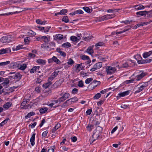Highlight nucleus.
Segmentation results:
<instances>
[{"label": "nucleus", "mask_w": 152, "mask_h": 152, "mask_svg": "<svg viewBox=\"0 0 152 152\" xmlns=\"http://www.w3.org/2000/svg\"><path fill=\"white\" fill-rule=\"evenodd\" d=\"M115 17V14L106 15L99 17L97 18V21L98 22L103 21L104 20H106L114 18Z\"/></svg>", "instance_id": "1"}, {"label": "nucleus", "mask_w": 152, "mask_h": 152, "mask_svg": "<svg viewBox=\"0 0 152 152\" xmlns=\"http://www.w3.org/2000/svg\"><path fill=\"white\" fill-rule=\"evenodd\" d=\"M118 68V69H120L118 65H117L116 67H114L111 66H108L107 68V74L108 75H111L114 73L116 71Z\"/></svg>", "instance_id": "2"}, {"label": "nucleus", "mask_w": 152, "mask_h": 152, "mask_svg": "<svg viewBox=\"0 0 152 152\" xmlns=\"http://www.w3.org/2000/svg\"><path fill=\"white\" fill-rule=\"evenodd\" d=\"M136 14L137 15L143 16L147 15V17L148 18L152 17V12L151 11H140L137 12Z\"/></svg>", "instance_id": "3"}, {"label": "nucleus", "mask_w": 152, "mask_h": 152, "mask_svg": "<svg viewBox=\"0 0 152 152\" xmlns=\"http://www.w3.org/2000/svg\"><path fill=\"white\" fill-rule=\"evenodd\" d=\"M12 38L11 36L3 37L0 39V41L3 43H8L11 41Z\"/></svg>", "instance_id": "4"}, {"label": "nucleus", "mask_w": 152, "mask_h": 152, "mask_svg": "<svg viewBox=\"0 0 152 152\" xmlns=\"http://www.w3.org/2000/svg\"><path fill=\"white\" fill-rule=\"evenodd\" d=\"M64 78H61L59 80H57L54 83L52 86V88L53 89L57 88L59 87L61 84L64 82Z\"/></svg>", "instance_id": "5"}, {"label": "nucleus", "mask_w": 152, "mask_h": 152, "mask_svg": "<svg viewBox=\"0 0 152 152\" xmlns=\"http://www.w3.org/2000/svg\"><path fill=\"white\" fill-rule=\"evenodd\" d=\"M102 63L99 62L96 63L93 66V68H91L90 71L91 72L95 71L96 69H98L102 66Z\"/></svg>", "instance_id": "6"}, {"label": "nucleus", "mask_w": 152, "mask_h": 152, "mask_svg": "<svg viewBox=\"0 0 152 152\" xmlns=\"http://www.w3.org/2000/svg\"><path fill=\"white\" fill-rule=\"evenodd\" d=\"M78 100V99L76 97L72 98L66 100L64 103V105L67 103L71 104L72 103L76 102Z\"/></svg>", "instance_id": "7"}, {"label": "nucleus", "mask_w": 152, "mask_h": 152, "mask_svg": "<svg viewBox=\"0 0 152 152\" xmlns=\"http://www.w3.org/2000/svg\"><path fill=\"white\" fill-rule=\"evenodd\" d=\"M145 75V73L142 72L140 74L137 75L134 78L135 81H139Z\"/></svg>", "instance_id": "8"}, {"label": "nucleus", "mask_w": 152, "mask_h": 152, "mask_svg": "<svg viewBox=\"0 0 152 152\" xmlns=\"http://www.w3.org/2000/svg\"><path fill=\"white\" fill-rule=\"evenodd\" d=\"M130 91H126L123 92H121L118 94L117 98L124 96L129 94Z\"/></svg>", "instance_id": "9"}, {"label": "nucleus", "mask_w": 152, "mask_h": 152, "mask_svg": "<svg viewBox=\"0 0 152 152\" xmlns=\"http://www.w3.org/2000/svg\"><path fill=\"white\" fill-rule=\"evenodd\" d=\"M151 59H146L145 60H138L137 63L138 64H143L151 62L152 61Z\"/></svg>", "instance_id": "10"}, {"label": "nucleus", "mask_w": 152, "mask_h": 152, "mask_svg": "<svg viewBox=\"0 0 152 152\" xmlns=\"http://www.w3.org/2000/svg\"><path fill=\"white\" fill-rule=\"evenodd\" d=\"M99 133L96 131L92 135V140L93 142L94 141L96 140L99 138Z\"/></svg>", "instance_id": "11"}, {"label": "nucleus", "mask_w": 152, "mask_h": 152, "mask_svg": "<svg viewBox=\"0 0 152 152\" xmlns=\"http://www.w3.org/2000/svg\"><path fill=\"white\" fill-rule=\"evenodd\" d=\"M11 52V49L10 48H7L5 49H2L0 50V54H3L6 53H10Z\"/></svg>", "instance_id": "12"}, {"label": "nucleus", "mask_w": 152, "mask_h": 152, "mask_svg": "<svg viewBox=\"0 0 152 152\" xmlns=\"http://www.w3.org/2000/svg\"><path fill=\"white\" fill-rule=\"evenodd\" d=\"M63 37V36L61 34H58L55 35L54 36V39L55 40L58 41L61 40Z\"/></svg>", "instance_id": "13"}, {"label": "nucleus", "mask_w": 152, "mask_h": 152, "mask_svg": "<svg viewBox=\"0 0 152 152\" xmlns=\"http://www.w3.org/2000/svg\"><path fill=\"white\" fill-rule=\"evenodd\" d=\"M23 11V10H22L19 11H16L15 12H9L8 13L2 14L0 15V16H4V15H12L13 14H15L16 13H18L20 12Z\"/></svg>", "instance_id": "14"}, {"label": "nucleus", "mask_w": 152, "mask_h": 152, "mask_svg": "<svg viewBox=\"0 0 152 152\" xmlns=\"http://www.w3.org/2000/svg\"><path fill=\"white\" fill-rule=\"evenodd\" d=\"M134 7L135 8V9L137 10L144 9L145 8V7L141 4L135 5Z\"/></svg>", "instance_id": "15"}, {"label": "nucleus", "mask_w": 152, "mask_h": 152, "mask_svg": "<svg viewBox=\"0 0 152 152\" xmlns=\"http://www.w3.org/2000/svg\"><path fill=\"white\" fill-rule=\"evenodd\" d=\"M50 37L49 36L48 37L46 36H42V40L45 42L48 43L50 41Z\"/></svg>", "instance_id": "16"}, {"label": "nucleus", "mask_w": 152, "mask_h": 152, "mask_svg": "<svg viewBox=\"0 0 152 152\" xmlns=\"http://www.w3.org/2000/svg\"><path fill=\"white\" fill-rule=\"evenodd\" d=\"M4 82L1 84L3 86H7L9 83V80L8 78H5L4 80Z\"/></svg>", "instance_id": "17"}, {"label": "nucleus", "mask_w": 152, "mask_h": 152, "mask_svg": "<svg viewBox=\"0 0 152 152\" xmlns=\"http://www.w3.org/2000/svg\"><path fill=\"white\" fill-rule=\"evenodd\" d=\"M35 133L33 134L30 139L31 144L32 146H33L35 144Z\"/></svg>", "instance_id": "18"}, {"label": "nucleus", "mask_w": 152, "mask_h": 152, "mask_svg": "<svg viewBox=\"0 0 152 152\" xmlns=\"http://www.w3.org/2000/svg\"><path fill=\"white\" fill-rule=\"evenodd\" d=\"M56 51L57 52L59 53L60 55L64 57H65L66 56V53L64 52L61 51V49L59 48H57L56 49Z\"/></svg>", "instance_id": "19"}, {"label": "nucleus", "mask_w": 152, "mask_h": 152, "mask_svg": "<svg viewBox=\"0 0 152 152\" xmlns=\"http://www.w3.org/2000/svg\"><path fill=\"white\" fill-rule=\"evenodd\" d=\"M12 103L11 102H8L3 105V107L6 109L9 108L12 105Z\"/></svg>", "instance_id": "20"}, {"label": "nucleus", "mask_w": 152, "mask_h": 152, "mask_svg": "<svg viewBox=\"0 0 152 152\" xmlns=\"http://www.w3.org/2000/svg\"><path fill=\"white\" fill-rule=\"evenodd\" d=\"M22 77V75L18 73H16L15 77L14 79L16 80L17 81L20 80Z\"/></svg>", "instance_id": "21"}, {"label": "nucleus", "mask_w": 152, "mask_h": 152, "mask_svg": "<svg viewBox=\"0 0 152 152\" xmlns=\"http://www.w3.org/2000/svg\"><path fill=\"white\" fill-rule=\"evenodd\" d=\"M61 126V125L57 123L54 127L51 130L52 133H54Z\"/></svg>", "instance_id": "22"}, {"label": "nucleus", "mask_w": 152, "mask_h": 152, "mask_svg": "<svg viewBox=\"0 0 152 152\" xmlns=\"http://www.w3.org/2000/svg\"><path fill=\"white\" fill-rule=\"evenodd\" d=\"M53 62L56 63L57 64H60L61 63V61L57 58V57L55 56H53L52 57Z\"/></svg>", "instance_id": "23"}, {"label": "nucleus", "mask_w": 152, "mask_h": 152, "mask_svg": "<svg viewBox=\"0 0 152 152\" xmlns=\"http://www.w3.org/2000/svg\"><path fill=\"white\" fill-rule=\"evenodd\" d=\"M145 87L144 86L142 85H141L140 87H138V89L137 90L135 91V94H136L142 91L143 89H144Z\"/></svg>", "instance_id": "24"}, {"label": "nucleus", "mask_w": 152, "mask_h": 152, "mask_svg": "<svg viewBox=\"0 0 152 152\" xmlns=\"http://www.w3.org/2000/svg\"><path fill=\"white\" fill-rule=\"evenodd\" d=\"M151 54V51L145 52L143 54V57L145 58H148Z\"/></svg>", "instance_id": "25"}, {"label": "nucleus", "mask_w": 152, "mask_h": 152, "mask_svg": "<svg viewBox=\"0 0 152 152\" xmlns=\"http://www.w3.org/2000/svg\"><path fill=\"white\" fill-rule=\"evenodd\" d=\"M27 65L26 64H24L22 65L18 64V67H19V69L22 70H24L26 68Z\"/></svg>", "instance_id": "26"}, {"label": "nucleus", "mask_w": 152, "mask_h": 152, "mask_svg": "<svg viewBox=\"0 0 152 152\" xmlns=\"http://www.w3.org/2000/svg\"><path fill=\"white\" fill-rule=\"evenodd\" d=\"M37 62L39 64L44 65L46 63V62L45 60L42 59H39L37 60Z\"/></svg>", "instance_id": "27"}, {"label": "nucleus", "mask_w": 152, "mask_h": 152, "mask_svg": "<svg viewBox=\"0 0 152 152\" xmlns=\"http://www.w3.org/2000/svg\"><path fill=\"white\" fill-rule=\"evenodd\" d=\"M71 46V44L69 42H66L65 43H63L62 45V47L66 48L70 47Z\"/></svg>", "instance_id": "28"}, {"label": "nucleus", "mask_w": 152, "mask_h": 152, "mask_svg": "<svg viewBox=\"0 0 152 152\" xmlns=\"http://www.w3.org/2000/svg\"><path fill=\"white\" fill-rule=\"evenodd\" d=\"M52 83L51 82L48 81V82L45 84H44L42 85V87L43 88L45 89H46L49 87V86Z\"/></svg>", "instance_id": "29"}, {"label": "nucleus", "mask_w": 152, "mask_h": 152, "mask_svg": "<svg viewBox=\"0 0 152 152\" xmlns=\"http://www.w3.org/2000/svg\"><path fill=\"white\" fill-rule=\"evenodd\" d=\"M62 21L64 22L65 23H67L69 22V20L68 17L66 16H64L62 18Z\"/></svg>", "instance_id": "30"}, {"label": "nucleus", "mask_w": 152, "mask_h": 152, "mask_svg": "<svg viewBox=\"0 0 152 152\" xmlns=\"http://www.w3.org/2000/svg\"><path fill=\"white\" fill-rule=\"evenodd\" d=\"M48 109L47 107L42 108L39 110L40 113L41 114H43L47 112Z\"/></svg>", "instance_id": "31"}, {"label": "nucleus", "mask_w": 152, "mask_h": 152, "mask_svg": "<svg viewBox=\"0 0 152 152\" xmlns=\"http://www.w3.org/2000/svg\"><path fill=\"white\" fill-rule=\"evenodd\" d=\"M152 82V78H151L150 80L148 82H145L143 83V84L142 85L145 87H146L148 86L149 83L151 84V83Z\"/></svg>", "instance_id": "32"}, {"label": "nucleus", "mask_w": 152, "mask_h": 152, "mask_svg": "<svg viewBox=\"0 0 152 152\" xmlns=\"http://www.w3.org/2000/svg\"><path fill=\"white\" fill-rule=\"evenodd\" d=\"M83 8L86 12L88 13H91L92 11V10H91L87 7H83Z\"/></svg>", "instance_id": "33"}, {"label": "nucleus", "mask_w": 152, "mask_h": 152, "mask_svg": "<svg viewBox=\"0 0 152 152\" xmlns=\"http://www.w3.org/2000/svg\"><path fill=\"white\" fill-rule=\"evenodd\" d=\"M70 39L73 42H77L79 40V39L74 36H71L70 37Z\"/></svg>", "instance_id": "34"}, {"label": "nucleus", "mask_w": 152, "mask_h": 152, "mask_svg": "<svg viewBox=\"0 0 152 152\" xmlns=\"http://www.w3.org/2000/svg\"><path fill=\"white\" fill-rule=\"evenodd\" d=\"M16 72H11L9 73V74L12 75L11 76H9L8 77L9 79H13L15 78V75Z\"/></svg>", "instance_id": "35"}, {"label": "nucleus", "mask_w": 152, "mask_h": 152, "mask_svg": "<svg viewBox=\"0 0 152 152\" xmlns=\"http://www.w3.org/2000/svg\"><path fill=\"white\" fill-rule=\"evenodd\" d=\"M27 34L29 35L31 37H32L36 35V33L31 30H30L28 31L27 32Z\"/></svg>", "instance_id": "36"}, {"label": "nucleus", "mask_w": 152, "mask_h": 152, "mask_svg": "<svg viewBox=\"0 0 152 152\" xmlns=\"http://www.w3.org/2000/svg\"><path fill=\"white\" fill-rule=\"evenodd\" d=\"M9 120V118H7L4 121H3L0 124V126H3L4 125L7 123V121Z\"/></svg>", "instance_id": "37"}, {"label": "nucleus", "mask_w": 152, "mask_h": 152, "mask_svg": "<svg viewBox=\"0 0 152 152\" xmlns=\"http://www.w3.org/2000/svg\"><path fill=\"white\" fill-rule=\"evenodd\" d=\"M46 22V21H42V20H41L39 19H37V20H36V22L37 23L40 24L41 25H43V24H45Z\"/></svg>", "instance_id": "38"}, {"label": "nucleus", "mask_w": 152, "mask_h": 152, "mask_svg": "<svg viewBox=\"0 0 152 152\" xmlns=\"http://www.w3.org/2000/svg\"><path fill=\"white\" fill-rule=\"evenodd\" d=\"M87 52L89 54H91L93 53L92 48L91 47H89L87 50Z\"/></svg>", "instance_id": "39"}, {"label": "nucleus", "mask_w": 152, "mask_h": 152, "mask_svg": "<svg viewBox=\"0 0 152 152\" xmlns=\"http://www.w3.org/2000/svg\"><path fill=\"white\" fill-rule=\"evenodd\" d=\"M126 83L127 84L130 83H135L136 82L135 80V79H132L130 80H127L126 81Z\"/></svg>", "instance_id": "40"}, {"label": "nucleus", "mask_w": 152, "mask_h": 152, "mask_svg": "<svg viewBox=\"0 0 152 152\" xmlns=\"http://www.w3.org/2000/svg\"><path fill=\"white\" fill-rule=\"evenodd\" d=\"M87 128L88 131H91L92 129L94 128V125L91 124H89L87 126Z\"/></svg>", "instance_id": "41"}, {"label": "nucleus", "mask_w": 152, "mask_h": 152, "mask_svg": "<svg viewBox=\"0 0 152 152\" xmlns=\"http://www.w3.org/2000/svg\"><path fill=\"white\" fill-rule=\"evenodd\" d=\"M35 115L34 112H31L29 113H28L26 116V118H29L31 117V116H32Z\"/></svg>", "instance_id": "42"}, {"label": "nucleus", "mask_w": 152, "mask_h": 152, "mask_svg": "<svg viewBox=\"0 0 152 152\" xmlns=\"http://www.w3.org/2000/svg\"><path fill=\"white\" fill-rule=\"evenodd\" d=\"M59 71H55L53 72L52 74V76L53 77H54L55 78L57 75H58V73Z\"/></svg>", "instance_id": "43"}, {"label": "nucleus", "mask_w": 152, "mask_h": 152, "mask_svg": "<svg viewBox=\"0 0 152 152\" xmlns=\"http://www.w3.org/2000/svg\"><path fill=\"white\" fill-rule=\"evenodd\" d=\"M101 94L100 93H98L95 95L93 98L94 99H98L101 97Z\"/></svg>", "instance_id": "44"}, {"label": "nucleus", "mask_w": 152, "mask_h": 152, "mask_svg": "<svg viewBox=\"0 0 152 152\" xmlns=\"http://www.w3.org/2000/svg\"><path fill=\"white\" fill-rule=\"evenodd\" d=\"M10 63V61L1 62L0 63V66H3L7 65L8 64H9Z\"/></svg>", "instance_id": "45"}, {"label": "nucleus", "mask_w": 152, "mask_h": 152, "mask_svg": "<svg viewBox=\"0 0 152 152\" xmlns=\"http://www.w3.org/2000/svg\"><path fill=\"white\" fill-rule=\"evenodd\" d=\"M26 104V101H25V99H24L23 100V101L21 104L20 107L22 109H23V106H25Z\"/></svg>", "instance_id": "46"}, {"label": "nucleus", "mask_w": 152, "mask_h": 152, "mask_svg": "<svg viewBox=\"0 0 152 152\" xmlns=\"http://www.w3.org/2000/svg\"><path fill=\"white\" fill-rule=\"evenodd\" d=\"M43 76V75H40L39 76V78H38L37 79V80L36 81V83H41V82L42 81V80L40 79V78Z\"/></svg>", "instance_id": "47"}, {"label": "nucleus", "mask_w": 152, "mask_h": 152, "mask_svg": "<svg viewBox=\"0 0 152 152\" xmlns=\"http://www.w3.org/2000/svg\"><path fill=\"white\" fill-rule=\"evenodd\" d=\"M67 12L68 10L66 9H62L60 11V12L61 15H64Z\"/></svg>", "instance_id": "48"}, {"label": "nucleus", "mask_w": 152, "mask_h": 152, "mask_svg": "<svg viewBox=\"0 0 152 152\" xmlns=\"http://www.w3.org/2000/svg\"><path fill=\"white\" fill-rule=\"evenodd\" d=\"M93 80L92 78L91 77L85 80V83L86 84H89Z\"/></svg>", "instance_id": "49"}, {"label": "nucleus", "mask_w": 152, "mask_h": 152, "mask_svg": "<svg viewBox=\"0 0 152 152\" xmlns=\"http://www.w3.org/2000/svg\"><path fill=\"white\" fill-rule=\"evenodd\" d=\"M77 86L80 87H82L84 85L83 81L82 80H81L78 82Z\"/></svg>", "instance_id": "50"}, {"label": "nucleus", "mask_w": 152, "mask_h": 152, "mask_svg": "<svg viewBox=\"0 0 152 152\" xmlns=\"http://www.w3.org/2000/svg\"><path fill=\"white\" fill-rule=\"evenodd\" d=\"M70 94L68 93H65L62 96L65 99H67L69 96Z\"/></svg>", "instance_id": "51"}, {"label": "nucleus", "mask_w": 152, "mask_h": 152, "mask_svg": "<svg viewBox=\"0 0 152 152\" xmlns=\"http://www.w3.org/2000/svg\"><path fill=\"white\" fill-rule=\"evenodd\" d=\"M81 59L83 60H88L89 59V58L88 56L83 55L81 56Z\"/></svg>", "instance_id": "52"}, {"label": "nucleus", "mask_w": 152, "mask_h": 152, "mask_svg": "<svg viewBox=\"0 0 152 152\" xmlns=\"http://www.w3.org/2000/svg\"><path fill=\"white\" fill-rule=\"evenodd\" d=\"M123 66L124 68H127L130 66L129 63L126 62L123 64Z\"/></svg>", "instance_id": "53"}, {"label": "nucleus", "mask_w": 152, "mask_h": 152, "mask_svg": "<svg viewBox=\"0 0 152 152\" xmlns=\"http://www.w3.org/2000/svg\"><path fill=\"white\" fill-rule=\"evenodd\" d=\"M33 106L32 104H29L27 105H26L25 106H23V109H26L29 108H31V107Z\"/></svg>", "instance_id": "54"}, {"label": "nucleus", "mask_w": 152, "mask_h": 152, "mask_svg": "<svg viewBox=\"0 0 152 152\" xmlns=\"http://www.w3.org/2000/svg\"><path fill=\"white\" fill-rule=\"evenodd\" d=\"M36 56V55L34 54L31 53H28V57L31 58H33L35 57Z\"/></svg>", "instance_id": "55"}, {"label": "nucleus", "mask_w": 152, "mask_h": 152, "mask_svg": "<svg viewBox=\"0 0 152 152\" xmlns=\"http://www.w3.org/2000/svg\"><path fill=\"white\" fill-rule=\"evenodd\" d=\"M92 38V36H88L87 37H83L82 39L83 40L85 41H86L88 40H89L91 39Z\"/></svg>", "instance_id": "56"}, {"label": "nucleus", "mask_w": 152, "mask_h": 152, "mask_svg": "<svg viewBox=\"0 0 152 152\" xmlns=\"http://www.w3.org/2000/svg\"><path fill=\"white\" fill-rule=\"evenodd\" d=\"M96 83H97L96 85V86H97V85H99L100 84V82L99 81H97L96 80H94L91 84H96Z\"/></svg>", "instance_id": "57"}, {"label": "nucleus", "mask_w": 152, "mask_h": 152, "mask_svg": "<svg viewBox=\"0 0 152 152\" xmlns=\"http://www.w3.org/2000/svg\"><path fill=\"white\" fill-rule=\"evenodd\" d=\"M50 28V26H47L44 27V32L45 33L48 32Z\"/></svg>", "instance_id": "58"}, {"label": "nucleus", "mask_w": 152, "mask_h": 152, "mask_svg": "<svg viewBox=\"0 0 152 152\" xmlns=\"http://www.w3.org/2000/svg\"><path fill=\"white\" fill-rule=\"evenodd\" d=\"M74 62L72 59L70 58L69 60L67 63L69 65H72L74 63Z\"/></svg>", "instance_id": "59"}, {"label": "nucleus", "mask_w": 152, "mask_h": 152, "mask_svg": "<svg viewBox=\"0 0 152 152\" xmlns=\"http://www.w3.org/2000/svg\"><path fill=\"white\" fill-rule=\"evenodd\" d=\"M66 99L64 98V97L62 96L61 97L59 98L58 99V102L61 103V102H64Z\"/></svg>", "instance_id": "60"}, {"label": "nucleus", "mask_w": 152, "mask_h": 152, "mask_svg": "<svg viewBox=\"0 0 152 152\" xmlns=\"http://www.w3.org/2000/svg\"><path fill=\"white\" fill-rule=\"evenodd\" d=\"M55 147H51L49 149H48V152H54Z\"/></svg>", "instance_id": "61"}, {"label": "nucleus", "mask_w": 152, "mask_h": 152, "mask_svg": "<svg viewBox=\"0 0 152 152\" xmlns=\"http://www.w3.org/2000/svg\"><path fill=\"white\" fill-rule=\"evenodd\" d=\"M78 89L76 88H73L72 91V94H75L78 91Z\"/></svg>", "instance_id": "62"}, {"label": "nucleus", "mask_w": 152, "mask_h": 152, "mask_svg": "<svg viewBox=\"0 0 152 152\" xmlns=\"http://www.w3.org/2000/svg\"><path fill=\"white\" fill-rule=\"evenodd\" d=\"M71 139L72 141L73 142H75L77 140V137L75 136H74L71 137Z\"/></svg>", "instance_id": "63"}, {"label": "nucleus", "mask_w": 152, "mask_h": 152, "mask_svg": "<svg viewBox=\"0 0 152 152\" xmlns=\"http://www.w3.org/2000/svg\"><path fill=\"white\" fill-rule=\"evenodd\" d=\"M92 109H89L86 112V114L87 115H90L91 114V113L92 112Z\"/></svg>", "instance_id": "64"}]
</instances>
